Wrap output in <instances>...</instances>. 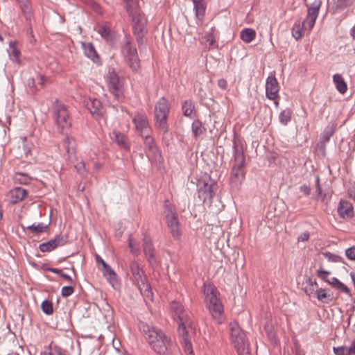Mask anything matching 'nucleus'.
<instances>
[{
  "mask_svg": "<svg viewBox=\"0 0 355 355\" xmlns=\"http://www.w3.org/2000/svg\"><path fill=\"white\" fill-rule=\"evenodd\" d=\"M323 254L329 261H337V259H336L337 257L335 256L334 254H333L331 252H326Z\"/></svg>",
  "mask_w": 355,
  "mask_h": 355,
  "instance_id": "nucleus-57",
  "label": "nucleus"
},
{
  "mask_svg": "<svg viewBox=\"0 0 355 355\" xmlns=\"http://www.w3.org/2000/svg\"><path fill=\"white\" fill-rule=\"evenodd\" d=\"M143 250L150 264L153 265L155 263V248L152 243L151 239L148 236L144 237Z\"/></svg>",
  "mask_w": 355,
  "mask_h": 355,
  "instance_id": "nucleus-20",
  "label": "nucleus"
},
{
  "mask_svg": "<svg viewBox=\"0 0 355 355\" xmlns=\"http://www.w3.org/2000/svg\"><path fill=\"white\" fill-rule=\"evenodd\" d=\"M41 308L42 311L46 315H51L53 312V304L49 300L43 301Z\"/></svg>",
  "mask_w": 355,
  "mask_h": 355,
  "instance_id": "nucleus-49",
  "label": "nucleus"
},
{
  "mask_svg": "<svg viewBox=\"0 0 355 355\" xmlns=\"http://www.w3.org/2000/svg\"><path fill=\"white\" fill-rule=\"evenodd\" d=\"M310 237L309 232L306 231L298 236L297 240L298 242H306L308 241Z\"/></svg>",
  "mask_w": 355,
  "mask_h": 355,
  "instance_id": "nucleus-54",
  "label": "nucleus"
},
{
  "mask_svg": "<svg viewBox=\"0 0 355 355\" xmlns=\"http://www.w3.org/2000/svg\"><path fill=\"white\" fill-rule=\"evenodd\" d=\"M350 35L355 40V24L350 30Z\"/></svg>",
  "mask_w": 355,
  "mask_h": 355,
  "instance_id": "nucleus-63",
  "label": "nucleus"
},
{
  "mask_svg": "<svg viewBox=\"0 0 355 355\" xmlns=\"http://www.w3.org/2000/svg\"><path fill=\"white\" fill-rule=\"evenodd\" d=\"M94 167L96 171H99L101 168V164L98 162H95L94 164Z\"/></svg>",
  "mask_w": 355,
  "mask_h": 355,
  "instance_id": "nucleus-64",
  "label": "nucleus"
},
{
  "mask_svg": "<svg viewBox=\"0 0 355 355\" xmlns=\"http://www.w3.org/2000/svg\"><path fill=\"white\" fill-rule=\"evenodd\" d=\"M125 3V8L131 17L133 26V33L136 35L137 41L139 44L142 43L144 31L145 30L146 20L144 16L141 13L137 0H123Z\"/></svg>",
  "mask_w": 355,
  "mask_h": 355,
  "instance_id": "nucleus-3",
  "label": "nucleus"
},
{
  "mask_svg": "<svg viewBox=\"0 0 355 355\" xmlns=\"http://www.w3.org/2000/svg\"><path fill=\"white\" fill-rule=\"evenodd\" d=\"M103 277L112 284L117 280V275L114 270L107 263L101 268Z\"/></svg>",
  "mask_w": 355,
  "mask_h": 355,
  "instance_id": "nucleus-30",
  "label": "nucleus"
},
{
  "mask_svg": "<svg viewBox=\"0 0 355 355\" xmlns=\"http://www.w3.org/2000/svg\"><path fill=\"white\" fill-rule=\"evenodd\" d=\"M8 53L10 59L17 63L19 65L21 64V60H20L21 52L17 46V42L12 41L9 43V48L8 49Z\"/></svg>",
  "mask_w": 355,
  "mask_h": 355,
  "instance_id": "nucleus-25",
  "label": "nucleus"
},
{
  "mask_svg": "<svg viewBox=\"0 0 355 355\" xmlns=\"http://www.w3.org/2000/svg\"><path fill=\"white\" fill-rule=\"evenodd\" d=\"M170 338L166 335H164L161 338L150 345L157 354L165 355L167 352L168 347L170 345Z\"/></svg>",
  "mask_w": 355,
  "mask_h": 355,
  "instance_id": "nucleus-21",
  "label": "nucleus"
},
{
  "mask_svg": "<svg viewBox=\"0 0 355 355\" xmlns=\"http://www.w3.org/2000/svg\"><path fill=\"white\" fill-rule=\"evenodd\" d=\"M193 3V10L197 19H202L205 15L206 10V3L205 0H192Z\"/></svg>",
  "mask_w": 355,
  "mask_h": 355,
  "instance_id": "nucleus-28",
  "label": "nucleus"
},
{
  "mask_svg": "<svg viewBox=\"0 0 355 355\" xmlns=\"http://www.w3.org/2000/svg\"><path fill=\"white\" fill-rule=\"evenodd\" d=\"M27 21H31L33 17V9L31 0H16Z\"/></svg>",
  "mask_w": 355,
  "mask_h": 355,
  "instance_id": "nucleus-23",
  "label": "nucleus"
},
{
  "mask_svg": "<svg viewBox=\"0 0 355 355\" xmlns=\"http://www.w3.org/2000/svg\"><path fill=\"white\" fill-rule=\"evenodd\" d=\"M76 172L81 176L85 177L87 175V171L85 167V163L84 161H80L75 166Z\"/></svg>",
  "mask_w": 355,
  "mask_h": 355,
  "instance_id": "nucleus-50",
  "label": "nucleus"
},
{
  "mask_svg": "<svg viewBox=\"0 0 355 355\" xmlns=\"http://www.w3.org/2000/svg\"><path fill=\"white\" fill-rule=\"evenodd\" d=\"M191 129L195 137H198L206 132V128L199 120H195L192 123Z\"/></svg>",
  "mask_w": 355,
  "mask_h": 355,
  "instance_id": "nucleus-36",
  "label": "nucleus"
},
{
  "mask_svg": "<svg viewBox=\"0 0 355 355\" xmlns=\"http://www.w3.org/2000/svg\"><path fill=\"white\" fill-rule=\"evenodd\" d=\"M333 351L336 355H355V338L349 347L345 346L334 347Z\"/></svg>",
  "mask_w": 355,
  "mask_h": 355,
  "instance_id": "nucleus-26",
  "label": "nucleus"
},
{
  "mask_svg": "<svg viewBox=\"0 0 355 355\" xmlns=\"http://www.w3.org/2000/svg\"><path fill=\"white\" fill-rule=\"evenodd\" d=\"M41 355H65L62 348L58 346L49 347V352H44Z\"/></svg>",
  "mask_w": 355,
  "mask_h": 355,
  "instance_id": "nucleus-48",
  "label": "nucleus"
},
{
  "mask_svg": "<svg viewBox=\"0 0 355 355\" xmlns=\"http://www.w3.org/2000/svg\"><path fill=\"white\" fill-rule=\"evenodd\" d=\"M337 211L338 216L342 218H350L354 216V207L352 204L346 200H340L338 207Z\"/></svg>",
  "mask_w": 355,
  "mask_h": 355,
  "instance_id": "nucleus-17",
  "label": "nucleus"
},
{
  "mask_svg": "<svg viewBox=\"0 0 355 355\" xmlns=\"http://www.w3.org/2000/svg\"><path fill=\"white\" fill-rule=\"evenodd\" d=\"M234 164L231 171V181L235 185L242 183L245 178V157L241 140L234 135L233 139Z\"/></svg>",
  "mask_w": 355,
  "mask_h": 355,
  "instance_id": "nucleus-1",
  "label": "nucleus"
},
{
  "mask_svg": "<svg viewBox=\"0 0 355 355\" xmlns=\"http://www.w3.org/2000/svg\"><path fill=\"white\" fill-rule=\"evenodd\" d=\"M353 0H334V11L344 9L352 4Z\"/></svg>",
  "mask_w": 355,
  "mask_h": 355,
  "instance_id": "nucleus-43",
  "label": "nucleus"
},
{
  "mask_svg": "<svg viewBox=\"0 0 355 355\" xmlns=\"http://www.w3.org/2000/svg\"><path fill=\"white\" fill-rule=\"evenodd\" d=\"M47 270L53 273H55V274L59 275V276H61V275L63 272L61 269L55 268H49Z\"/></svg>",
  "mask_w": 355,
  "mask_h": 355,
  "instance_id": "nucleus-61",
  "label": "nucleus"
},
{
  "mask_svg": "<svg viewBox=\"0 0 355 355\" xmlns=\"http://www.w3.org/2000/svg\"><path fill=\"white\" fill-rule=\"evenodd\" d=\"M139 328L141 332L145 336V338L150 345L161 338L165 334L160 329L150 326L146 322H140Z\"/></svg>",
  "mask_w": 355,
  "mask_h": 355,
  "instance_id": "nucleus-13",
  "label": "nucleus"
},
{
  "mask_svg": "<svg viewBox=\"0 0 355 355\" xmlns=\"http://www.w3.org/2000/svg\"><path fill=\"white\" fill-rule=\"evenodd\" d=\"M218 86L220 89H222L223 90L226 89L227 87V80L225 79H224V78L219 79L218 80Z\"/></svg>",
  "mask_w": 355,
  "mask_h": 355,
  "instance_id": "nucleus-56",
  "label": "nucleus"
},
{
  "mask_svg": "<svg viewBox=\"0 0 355 355\" xmlns=\"http://www.w3.org/2000/svg\"><path fill=\"white\" fill-rule=\"evenodd\" d=\"M348 195L349 196L354 200L355 202V187H352L348 189Z\"/></svg>",
  "mask_w": 355,
  "mask_h": 355,
  "instance_id": "nucleus-60",
  "label": "nucleus"
},
{
  "mask_svg": "<svg viewBox=\"0 0 355 355\" xmlns=\"http://www.w3.org/2000/svg\"><path fill=\"white\" fill-rule=\"evenodd\" d=\"M205 302L211 315L220 320L223 313V306L218 298L217 288L210 283H205L202 287Z\"/></svg>",
  "mask_w": 355,
  "mask_h": 355,
  "instance_id": "nucleus-4",
  "label": "nucleus"
},
{
  "mask_svg": "<svg viewBox=\"0 0 355 355\" xmlns=\"http://www.w3.org/2000/svg\"><path fill=\"white\" fill-rule=\"evenodd\" d=\"M180 332L182 334V336H183V341H182V347L184 349V352L187 355H193V348H192L191 343L187 338V333L186 331V329L184 331L182 329L181 331H180Z\"/></svg>",
  "mask_w": 355,
  "mask_h": 355,
  "instance_id": "nucleus-39",
  "label": "nucleus"
},
{
  "mask_svg": "<svg viewBox=\"0 0 355 355\" xmlns=\"http://www.w3.org/2000/svg\"><path fill=\"white\" fill-rule=\"evenodd\" d=\"M53 114L58 130L63 133L67 132L71 126V118L67 107L58 100L55 101Z\"/></svg>",
  "mask_w": 355,
  "mask_h": 355,
  "instance_id": "nucleus-8",
  "label": "nucleus"
},
{
  "mask_svg": "<svg viewBox=\"0 0 355 355\" xmlns=\"http://www.w3.org/2000/svg\"><path fill=\"white\" fill-rule=\"evenodd\" d=\"M279 84L275 76H268L266 82V94L270 100H275L279 95Z\"/></svg>",
  "mask_w": 355,
  "mask_h": 355,
  "instance_id": "nucleus-16",
  "label": "nucleus"
},
{
  "mask_svg": "<svg viewBox=\"0 0 355 355\" xmlns=\"http://www.w3.org/2000/svg\"><path fill=\"white\" fill-rule=\"evenodd\" d=\"M279 118L282 124L286 125L291 119V112L289 110H284L281 112Z\"/></svg>",
  "mask_w": 355,
  "mask_h": 355,
  "instance_id": "nucleus-47",
  "label": "nucleus"
},
{
  "mask_svg": "<svg viewBox=\"0 0 355 355\" xmlns=\"http://www.w3.org/2000/svg\"><path fill=\"white\" fill-rule=\"evenodd\" d=\"M315 187H316V189H315L316 200H320L321 202H323L325 203H327L330 198L327 196V194L322 193L320 185L319 177H317V178H316Z\"/></svg>",
  "mask_w": 355,
  "mask_h": 355,
  "instance_id": "nucleus-37",
  "label": "nucleus"
},
{
  "mask_svg": "<svg viewBox=\"0 0 355 355\" xmlns=\"http://www.w3.org/2000/svg\"><path fill=\"white\" fill-rule=\"evenodd\" d=\"M130 269L134 283L137 286L141 293L146 297L152 296V291L150 284L143 269L136 261L130 263Z\"/></svg>",
  "mask_w": 355,
  "mask_h": 355,
  "instance_id": "nucleus-6",
  "label": "nucleus"
},
{
  "mask_svg": "<svg viewBox=\"0 0 355 355\" xmlns=\"http://www.w3.org/2000/svg\"><path fill=\"white\" fill-rule=\"evenodd\" d=\"M32 178L27 173L17 172L13 175V181L15 184H28L31 182Z\"/></svg>",
  "mask_w": 355,
  "mask_h": 355,
  "instance_id": "nucleus-32",
  "label": "nucleus"
},
{
  "mask_svg": "<svg viewBox=\"0 0 355 355\" xmlns=\"http://www.w3.org/2000/svg\"><path fill=\"white\" fill-rule=\"evenodd\" d=\"M240 37L243 42L246 43H250L255 38L256 32L252 28H245L243 31H241L240 33Z\"/></svg>",
  "mask_w": 355,
  "mask_h": 355,
  "instance_id": "nucleus-35",
  "label": "nucleus"
},
{
  "mask_svg": "<svg viewBox=\"0 0 355 355\" xmlns=\"http://www.w3.org/2000/svg\"><path fill=\"white\" fill-rule=\"evenodd\" d=\"M230 338L239 355L249 354V344L245 335L236 322L230 324Z\"/></svg>",
  "mask_w": 355,
  "mask_h": 355,
  "instance_id": "nucleus-9",
  "label": "nucleus"
},
{
  "mask_svg": "<svg viewBox=\"0 0 355 355\" xmlns=\"http://www.w3.org/2000/svg\"><path fill=\"white\" fill-rule=\"evenodd\" d=\"M163 207L166 223L171 234L173 238L179 239L182 235V232L180 228V222L175 207L168 200H165Z\"/></svg>",
  "mask_w": 355,
  "mask_h": 355,
  "instance_id": "nucleus-7",
  "label": "nucleus"
},
{
  "mask_svg": "<svg viewBox=\"0 0 355 355\" xmlns=\"http://www.w3.org/2000/svg\"><path fill=\"white\" fill-rule=\"evenodd\" d=\"M329 284L333 285L335 288L337 289H339L342 292L350 295V290L349 288L345 285L343 283H342L339 279H338L336 277H333L331 279V282H328Z\"/></svg>",
  "mask_w": 355,
  "mask_h": 355,
  "instance_id": "nucleus-40",
  "label": "nucleus"
},
{
  "mask_svg": "<svg viewBox=\"0 0 355 355\" xmlns=\"http://www.w3.org/2000/svg\"><path fill=\"white\" fill-rule=\"evenodd\" d=\"M170 112V105L168 100L164 98H160L155 106V123L159 129L164 132L168 131L167 119Z\"/></svg>",
  "mask_w": 355,
  "mask_h": 355,
  "instance_id": "nucleus-11",
  "label": "nucleus"
},
{
  "mask_svg": "<svg viewBox=\"0 0 355 355\" xmlns=\"http://www.w3.org/2000/svg\"><path fill=\"white\" fill-rule=\"evenodd\" d=\"M336 131V125L334 123H329L324 128V131L322 132V135H321V137H320V144H326V143H327L331 137L333 136V135L334 134Z\"/></svg>",
  "mask_w": 355,
  "mask_h": 355,
  "instance_id": "nucleus-31",
  "label": "nucleus"
},
{
  "mask_svg": "<svg viewBox=\"0 0 355 355\" xmlns=\"http://www.w3.org/2000/svg\"><path fill=\"white\" fill-rule=\"evenodd\" d=\"M95 259L97 265H101L102 267L105 266V264H107V263L101 258V257L98 254L95 255Z\"/></svg>",
  "mask_w": 355,
  "mask_h": 355,
  "instance_id": "nucleus-59",
  "label": "nucleus"
},
{
  "mask_svg": "<svg viewBox=\"0 0 355 355\" xmlns=\"http://www.w3.org/2000/svg\"><path fill=\"white\" fill-rule=\"evenodd\" d=\"M333 82L336 89L342 94L347 90V85L341 74L336 73L333 76Z\"/></svg>",
  "mask_w": 355,
  "mask_h": 355,
  "instance_id": "nucleus-27",
  "label": "nucleus"
},
{
  "mask_svg": "<svg viewBox=\"0 0 355 355\" xmlns=\"http://www.w3.org/2000/svg\"><path fill=\"white\" fill-rule=\"evenodd\" d=\"M74 292V288L72 286H65L62 288L61 294L63 297H69Z\"/></svg>",
  "mask_w": 355,
  "mask_h": 355,
  "instance_id": "nucleus-52",
  "label": "nucleus"
},
{
  "mask_svg": "<svg viewBox=\"0 0 355 355\" xmlns=\"http://www.w3.org/2000/svg\"><path fill=\"white\" fill-rule=\"evenodd\" d=\"M67 242V236H58L53 239H51L47 242L42 243L40 245L39 248L41 252H51L59 246H62Z\"/></svg>",
  "mask_w": 355,
  "mask_h": 355,
  "instance_id": "nucleus-15",
  "label": "nucleus"
},
{
  "mask_svg": "<svg viewBox=\"0 0 355 355\" xmlns=\"http://www.w3.org/2000/svg\"><path fill=\"white\" fill-rule=\"evenodd\" d=\"M214 31L215 28L213 27L211 28L209 32L205 33V35L204 36V39L207 42H208V45L209 48H211L214 46L216 39L214 36Z\"/></svg>",
  "mask_w": 355,
  "mask_h": 355,
  "instance_id": "nucleus-45",
  "label": "nucleus"
},
{
  "mask_svg": "<svg viewBox=\"0 0 355 355\" xmlns=\"http://www.w3.org/2000/svg\"><path fill=\"white\" fill-rule=\"evenodd\" d=\"M86 107L92 115L96 119H100L104 113L101 101L96 98L89 99L86 102Z\"/></svg>",
  "mask_w": 355,
  "mask_h": 355,
  "instance_id": "nucleus-18",
  "label": "nucleus"
},
{
  "mask_svg": "<svg viewBox=\"0 0 355 355\" xmlns=\"http://www.w3.org/2000/svg\"><path fill=\"white\" fill-rule=\"evenodd\" d=\"M132 121L141 136L152 133V130L146 114L138 112L135 114Z\"/></svg>",
  "mask_w": 355,
  "mask_h": 355,
  "instance_id": "nucleus-14",
  "label": "nucleus"
},
{
  "mask_svg": "<svg viewBox=\"0 0 355 355\" xmlns=\"http://www.w3.org/2000/svg\"><path fill=\"white\" fill-rule=\"evenodd\" d=\"M112 140L115 142L120 148L129 150L130 146L127 137L122 133L114 130L110 134Z\"/></svg>",
  "mask_w": 355,
  "mask_h": 355,
  "instance_id": "nucleus-24",
  "label": "nucleus"
},
{
  "mask_svg": "<svg viewBox=\"0 0 355 355\" xmlns=\"http://www.w3.org/2000/svg\"><path fill=\"white\" fill-rule=\"evenodd\" d=\"M98 32L106 40H110L112 39L110 26L107 24L100 26Z\"/></svg>",
  "mask_w": 355,
  "mask_h": 355,
  "instance_id": "nucleus-41",
  "label": "nucleus"
},
{
  "mask_svg": "<svg viewBox=\"0 0 355 355\" xmlns=\"http://www.w3.org/2000/svg\"><path fill=\"white\" fill-rule=\"evenodd\" d=\"M106 82L109 91L116 98H120L123 96L124 92L123 83L114 69H109Z\"/></svg>",
  "mask_w": 355,
  "mask_h": 355,
  "instance_id": "nucleus-12",
  "label": "nucleus"
},
{
  "mask_svg": "<svg viewBox=\"0 0 355 355\" xmlns=\"http://www.w3.org/2000/svg\"><path fill=\"white\" fill-rule=\"evenodd\" d=\"M82 46L84 50V53L87 58H90L93 61L98 59L97 53L92 43H83Z\"/></svg>",
  "mask_w": 355,
  "mask_h": 355,
  "instance_id": "nucleus-34",
  "label": "nucleus"
},
{
  "mask_svg": "<svg viewBox=\"0 0 355 355\" xmlns=\"http://www.w3.org/2000/svg\"><path fill=\"white\" fill-rule=\"evenodd\" d=\"M345 256L352 261H355V246H352L345 250Z\"/></svg>",
  "mask_w": 355,
  "mask_h": 355,
  "instance_id": "nucleus-53",
  "label": "nucleus"
},
{
  "mask_svg": "<svg viewBox=\"0 0 355 355\" xmlns=\"http://www.w3.org/2000/svg\"><path fill=\"white\" fill-rule=\"evenodd\" d=\"M321 5L322 0H314L308 8L307 15L304 21L302 23L298 21L294 24L292 28V35L297 40L302 37L304 31H310L313 28L318 18Z\"/></svg>",
  "mask_w": 355,
  "mask_h": 355,
  "instance_id": "nucleus-2",
  "label": "nucleus"
},
{
  "mask_svg": "<svg viewBox=\"0 0 355 355\" xmlns=\"http://www.w3.org/2000/svg\"><path fill=\"white\" fill-rule=\"evenodd\" d=\"M27 191L21 187H15L11 189L7 196L12 204H17L24 200L27 195Z\"/></svg>",
  "mask_w": 355,
  "mask_h": 355,
  "instance_id": "nucleus-22",
  "label": "nucleus"
},
{
  "mask_svg": "<svg viewBox=\"0 0 355 355\" xmlns=\"http://www.w3.org/2000/svg\"><path fill=\"white\" fill-rule=\"evenodd\" d=\"M317 273H318V276L320 278H321L322 279H323V280H324L326 282H328L326 279V277H327V275H329L330 274V272L324 270L322 269H320V270H318Z\"/></svg>",
  "mask_w": 355,
  "mask_h": 355,
  "instance_id": "nucleus-55",
  "label": "nucleus"
},
{
  "mask_svg": "<svg viewBox=\"0 0 355 355\" xmlns=\"http://www.w3.org/2000/svg\"><path fill=\"white\" fill-rule=\"evenodd\" d=\"M216 182L210 175H205L198 180L197 191L198 198L204 203L211 204L215 195Z\"/></svg>",
  "mask_w": 355,
  "mask_h": 355,
  "instance_id": "nucleus-10",
  "label": "nucleus"
},
{
  "mask_svg": "<svg viewBox=\"0 0 355 355\" xmlns=\"http://www.w3.org/2000/svg\"><path fill=\"white\" fill-rule=\"evenodd\" d=\"M63 146L66 150L69 157L75 155V140L73 138L69 137H65L63 139Z\"/></svg>",
  "mask_w": 355,
  "mask_h": 355,
  "instance_id": "nucleus-33",
  "label": "nucleus"
},
{
  "mask_svg": "<svg viewBox=\"0 0 355 355\" xmlns=\"http://www.w3.org/2000/svg\"><path fill=\"white\" fill-rule=\"evenodd\" d=\"M60 277L64 278V279H66L69 283H73V282L72 278L69 275H67V274H65L64 272H62V274L61 275Z\"/></svg>",
  "mask_w": 355,
  "mask_h": 355,
  "instance_id": "nucleus-62",
  "label": "nucleus"
},
{
  "mask_svg": "<svg viewBox=\"0 0 355 355\" xmlns=\"http://www.w3.org/2000/svg\"><path fill=\"white\" fill-rule=\"evenodd\" d=\"M121 55L124 62L133 71H138L140 69V60L139 58L135 44L130 35H125L123 42L121 45Z\"/></svg>",
  "mask_w": 355,
  "mask_h": 355,
  "instance_id": "nucleus-5",
  "label": "nucleus"
},
{
  "mask_svg": "<svg viewBox=\"0 0 355 355\" xmlns=\"http://www.w3.org/2000/svg\"><path fill=\"white\" fill-rule=\"evenodd\" d=\"M171 309L180 320L179 331H181L182 329L185 330L187 328V315L183 306L180 303L173 302L171 304Z\"/></svg>",
  "mask_w": 355,
  "mask_h": 355,
  "instance_id": "nucleus-19",
  "label": "nucleus"
},
{
  "mask_svg": "<svg viewBox=\"0 0 355 355\" xmlns=\"http://www.w3.org/2000/svg\"><path fill=\"white\" fill-rule=\"evenodd\" d=\"M317 299L324 303H327L331 300V296L327 293L325 289L320 288L316 291Z\"/></svg>",
  "mask_w": 355,
  "mask_h": 355,
  "instance_id": "nucleus-44",
  "label": "nucleus"
},
{
  "mask_svg": "<svg viewBox=\"0 0 355 355\" xmlns=\"http://www.w3.org/2000/svg\"><path fill=\"white\" fill-rule=\"evenodd\" d=\"M22 148L24 153V157L26 158H28V156L31 155V149H32V144H28L27 142V139L26 137L23 138L22 141Z\"/></svg>",
  "mask_w": 355,
  "mask_h": 355,
  "instance_id": "nucleus-51",
  "label": "nucleus"
},
{
  "mask_svg": "<svg viewBox=\"0 0 355 355\" xmlns=\"http://www.w3.org/2000/svg\"><path fill=\"white\" fill-rule=\"evenodd\" d=\"M300 191L303 192L305 195L309 196L311 193V189L306 184L302 185L300 187Z\"/></svg>",
  "mask_w": 355,
  "mask_h": 355,
  "instance_id": "nucleus-58",
  "label": "nucleus"
},
{
  "mask_svg": "<svg viewBox=\"0 0 355 355\" xmlns=\"http://www.w3.org/2000/svg\"><path fill=\"white\" fill-rule=\"evenodd\" d=\"M48 228V225L40 223L37 225L33 224L27 227V229L33 233L40 234L45 232Z\"/></svg>",
  "mask_w": 355,
  "mask_h": 355,
  "instance_id": "nucleus-42",
  "label": "nucleus"
},
{
  "mask_svg": "<svg viewBox=\"0 0 355 355\" xmlns=\"http://www.w3.org/2000/svg\"><path fill=\"white\" fill-rule=\"evenodd\" d=\"M128 246L130 249L131 253L135 256H138L140 254V247L139 243L134 241L132 239H129Z\"/></svg>",
  "mask_w": 355,
  "mask_h": 355,
  "instance_id": "nucleus-46",
  "label": "nucleus"
},
{
  "mask_svg": "<svg viewBox=\"0 0 355 355\" xmlns=\"http://www.w3.org/2000/svg\"><path fill=\"white\" fill-rule=\"evenodd\" d=\"M195 105L191 100H186L183 102L182 110L185 116L191 117L193 113Z\"/></svg>",
  "mask_w": 355,
  "mask_h": 355,
  "instance_id": "nucleus-38",
  "label": "nucleus"
},
{
  "mask_svg": "<svg viewBox=\"0 0 355 355\" xmlns=\"http://www.w3.org/2000/svg\"><path fill=\"white\" fill-rule=\"evenodd\" d=\"M141 137L144 139V144L148 153L156 156L158 154V148L155 144L154 139L152 137L151 134L141 135Z\"/></svg>",
  "mask_w": 355,
  "mask_h": 355,
  "instance_id": "nucleus-29",
  "label": "nucleus"
}]
</instances>
